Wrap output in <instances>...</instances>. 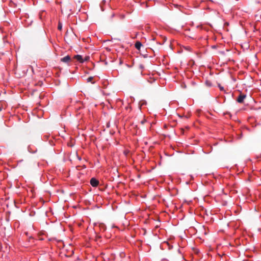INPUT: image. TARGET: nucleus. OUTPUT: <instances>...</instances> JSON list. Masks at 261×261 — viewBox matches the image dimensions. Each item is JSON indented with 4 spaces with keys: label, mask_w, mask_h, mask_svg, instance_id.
Returning a JSON list of instances; mask_svg holds the SVG:
<instances>
[{
    "label": "nucleus",
    "mask_w": 261,
    "mask_h": 261,
    "mask_svg": "<svg viewBox=\"0 0 261 261\" xmlns=\"http://www.w3.org/2000/svg\"><path fill=\"white\" fill-rule=\"evenodd\" d=\"M90 184L93 187H96L99 184V181L95 178H92L90 180Z\"/></svg>",
    "instance_id": "obj_1"
},
{
    "label": "nucleus",
    "mask_w": 261,
    "mask_h": 261,
    "mask_svg": "<svg viewBox=\"0 0 261 261\" xmlns=\"http://www.w3.org/2000/svg\"><path fill=\"white\" fill-rule=\"evenodd\" d=\"M61 61L64 63H68L71 61V58L69 56H66L61 59Z\"/></svg>",
    "instance_id": "obj_2"
},
{
    "label": "nucleus",
    "mask_w": 261,
    "mask_h": 261,
    "mask_svg": "<svg viewBox=\"0 0 261 261\" xmlns=\"http://www.w3.org/2000/svg\"><path fill=\"white\" fill-rule=\"evenodd\" d=\"M246 97V95H244V94H240V95L239 96V97H238L237 98V101L239 102V103H242L244 101V99H245V98Z\"/></svg>",
    "instance_id": "obj_3"
},
{
    "label": "nucleus",
    "mask_w": 261,
    "mask_h": 261,
    "mask_svg": "<svg viewBox=\"0 0 261 261\" xmlns=\"http://www.w3.org/2000/svg\"><path fill=\"white\" fill-rule=\"evenodd\" d=\"M74 58L76 59L78 61H79L80 63H83L84 60L83 59L82 56L81 55H75L74 57Z\"/></svg>",
    "instance_id": "obj_4"
},
{
    "label": "nucleus",
    "mask_w": 261,
    "mask_h": 261,
    "mask_svg": "<svg viewBox=\"0 0 261 261\" xmlns=\"http://www.w3.org/2000/svg\"><path fill=\"white\" fill-rule=\"evenodd\" d=\"M141 46H142V44H141V43L140 42H139V41H137V42L135 43V47H136L137 49H138V50H139V49H140V48H141Z\"/></svg>",
    "instance_id": "obj_5"
},
{
    "label": "nucleus",
    "mask_w": 261,
    "mask_h": 261,
    "mask_svg": "<svg viewBox=\"0 0 261 261\" xmlns=\"http://www.w3.org/2000/svg\"><path fill=\"white\" fill-rule=\"evenodd\" d=\"M93 79V77L92 76L89 77L87 79L88 82H91L92 83H94V82H92V80Z\"/></svg>",
    "instance_id": "obj_6"
},
{
    "label": "nucleus",
    "mask_w": 261,
    "mask_h": 261,
    "mask_svg": "<svg viewBox=\"0 0 261 261\" xmlns=\"http://www.w3.org/2000/svg\"><path fill=\"white\" fill-rule=\"evenodd\" d=\"M62 28V24L60 22H59L58 26V30H61Z\"/></svg>",
    "instance_id": "obj_7"
},
{
    "label": "nucleus",
    "mask_w": 261,
    "mask_h": 261,
    "mask_svg": "<svg viewBox=\"0 0 261 261\" xmlns=\"http://www.w3.org/2000/svg\"><path fill=\"white\" fill-rule=\"evenodd\" d=\"M89 59H90V58H89V56H86V57L85 58L84 60V61H88V60H89Z\"/></svg>",
    "instance_id": "obj_8"
},
{
    "label": "nucleus",
    "mask_w": 261,
    "mask_h": 261,
    "mask_svg": "<svg viewBox=\"0 0 261 261\" xmlns=\"http://www.w3.org/2000/svg\"><path fill=\"white\" fill-rule=\"evenodd\" d=\"M219 87L221 91L224 90L223 87H221L220 85H219Z\"/></svg>",
    "instance_id": "obj_9"
}]
</instances>
